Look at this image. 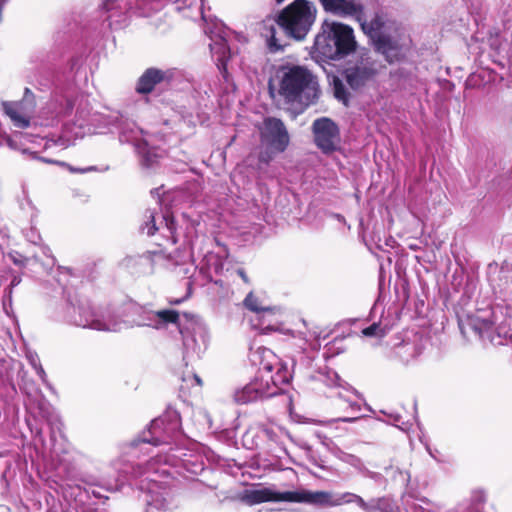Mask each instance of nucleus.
Returning <instances> with one entry per match:
<instances>
[{
    "instance_id": "nucleus-1",
    "label": "nucleus",
    "mask_w": 512,
    "mask_h": 512,
    "mask_svg": "<svg viewBox=\"0 0 512 512\" xmlns=\"http://www.w3.org/2000/svg\"><path fill=\"white\" fill-rule=\"evenodd\" d=\"M69 323L97 331L118 332L124 328L150 327L164 329L178 323L179 313L172 309L153 311L149 306L129 303L119 318L110 311H96L88 303L69 305L66 310Z\"/></svg>"
},
{
    "instance_id": "nucleus-2",
    "label": "nucleus",
    "mask_w": 512,
    "mask_h": 512,
    "mask_svg": "<svg viewBox=\"0 0 512 512\" xmlns=\"http://www.w3.org/2000/svg\"><path fill=\"white\" fill-rule=\"evenodd\" d=\"M179 456L175 454H167L165 456L156 455L152 457L143 467L142 465L132 466L123 463L121 460L113 462V468L118 471V476L114 484H109L107 489L118 490L127 479L128 473L131 477H144L139 486L140 490L145 492L144 501L150 507L164 509L166 507V498L164 497L165 482L159 478L168 477L171 473L166 465L177 466ZM183 466L187 467L189 460L180 459Z\"/></svg>"
},
{
    "instance_id": "nucleus-3",
    "label": "nucleus",
    "mask_w": 512,
    "mask_h": 512,
    "mask_svg": "<svg viewBox=\"0 0 512 512\" xmlns=\"http://www.w3.org/2000/svg\"><path fill=\"white\" fill-rule=\"evenodd\" d=\"M362 498L363 497L360 495L352 492L334 494L329 491H309L306 489L278 492L270 488L245 489L240 495L241 501L248 505L274 501L306 503L328 507H336L352 503L360 507Z\"/></svg>"
},
{
    "instance_id": "nucleus-4",
    "label": "nucleus",
    "mask_w": 512,
    "mask_h": 512,
    "mask_svg": "<svg viewBox=\"0 0 512 512\" xmlns=\"http://www.w3.org/2000/svg\"><path fill=\"white\" fill-rule=\"evenodd\" d=\"M279 79V94L287 102L309 106L319 96L316 77L304 67H282L279 71Z\"/></svg>"
},
{
    "instance_id": "nucleus-5",
    "label": "nucleus",
    "mask_w": 512,
    "mask_h": 512,
    "mask_svg": "<svg viewBox=\"0 0 512 512\" xmlns=\"http://www.w3.org/2000/svg\"><path fill=\"white\" fill-rule=\"evenodd\" d=\"M144 217L145 221L141 225V231L148 236L154 235L157 230L165 229L168 231L169 238L173 244H176L180 237H183L184 242L189 246H193L194 241L198 238L201 225V217L199 215L192 216L183 213L179 227L174 217L168 213L161 216L159 225L156 223L154 211L147 210Z\"/></svg>"
},
{
    "instance_id": "nucleus-6",
    "label": "nucleus",
    "mask_w": 512,
    "mask_h": 512,
    "mask_svg": "<svg viewBox=\"0 0 512 512\" xmlns=\"http://www.w3.org/2000/svg\"><path fill=\"white\" fill-rule=\"evenodd\" d=\"M316 18V7L308 0H294L290 5L274 17L263 20L259 29L275 32L276 25L286 32H308Z\"/></svg>"
},
{
    "instance_id": "nucleus-7",
    "label": "nucleus",
    "mask_w": 512,
    "mask_h": 512,
    "mask_svg": "<svg viewBox=\"0 0 512 512\" xmlns=\"http://www.w3.org/2000/svg\"><path fill=\"white\" fill-rule=\"evenodd\" d=\"M181 419L176 410H167L160 417L151 421L148 429L143 431L138 439L130 442V453L135 455L136 450L146 449V446L166 445L176 440L181 431Z\"/></svg>"
},
{
    "instance_id": "nucleus-8",
    "label": "nucleus",
    "mask_w": 512,
    "mask_h": 512,
    "mask_svg": "<svg viewBox=\"0 0 512 512\" xmlns=\"http://www.w3.org/2000/svg\"><path fill=\"white\" fill-rule=\"evenodd\" d=\"M109 123H112L118 130L121 143L132 144L135 151L141 157L142 165L151 167L156 162L158 154L156 150L149 146L145 133L136 123L128 118L121 116H109Z\"/></svg>"
},
{
    "instance_id": "nucleus-9",
    "label": "nucleus",
    "mask_w": 512,
    "mask_h": 512,
    "mask_svg": "<svg viewBox=\"0 0 512 512\" xmlns=\"http://www.w3.org/2000/svg\"><path fill=\"white\" fill-rule=\"evenodd\" d=\"M290 373L287 371L282 375L279 371L276 376L267 378L255 377L252 381L241 388H237L233 393L234 402L239 405L248 404L263 398L272 397L278 394L280 385L288 383Z\"/></svg>"
},
{
    "instance_id": "nucleus-10",
    "label": "nucleus",
    "mask_w": 512,
    "mask_h": 512,
    "mask_svg": "<svg viewBox=\"0 0 512 512\" xmlns=\"http://www.w3.org/2000/svg\"><path fill=\"white\" fill-rule=\"evenodd\" d=\"M354 34H316L314 50L328 60H339L355 49Z\"/></svg>"
},
{
    "instance_id": "nucleus-11",
    "label": "nucleus",
    "mask_w": 512,
    "mask_h": 512,
    "mask_svg": "<svg viewBox=\"0 0 512 512\" xmlns=\"http://www.w3.org/2000/svg\"><path fill=\"white\" fill-rule=\"evenodd\" d=\"M176 325L182 335L185 358H200L209 342L206 326L196 319L188 320L186 325L178 321Z\"/></svg>"
},
{
    "instance_id": "nucleus-12",
    "label": "nucleus",
    "mask_w": 512,
    "mask_h": 512,
    "mask_svg": "<svg viewBox=\"0 0 512 512\" xmlns=\"http://www.w3.org/2000/svg\"><path fill=\"white\" fill-rule=\"evenodd\" d=\"M3 111L9 117L16 128L25 129L31 124L36 110V97L29 88H25L19 101L3 102Z\"/></svg>"
},
{
    "instance_id": "nucleus-13",
    "label": "nucleus",
    "mask_w": 512,
    "mask_h": 512,
    "mask_svg": "<svg viewBox=\"0 0 512 512\" xmlns=\"http://www.w3.org/2000/svg\"><path fill=\"white\" fill-rule=\"evenodd\" d=\"M492 312L484 310L467 317L465 322H460L463 333L470 330L475 333L481 340L489 341L494 345L502 344L501 334L497 331L495 322L491 319Z\"/></svg>"
},
{
    "instance_id": "nucleus-14",
    "label": "nucleus",
    "mask_w": 512,
    "mask_h": 512,
    "mask_svg": "<svg viewBox=\"0 0 512 512\" xmlns=\"http://www.w3.org/2000/svg\"><path fill=\"white\" fill-rule=\"evenodd\" d=\"M312 132L316 146L324 153L336 151L341 142L337 124L327 117L316 119L312 124Z\"/></svg>"
},
{
    "instance_id": "nucleus-15",
    "label": "nucleus",
    "mask_w": 512,
    "mask_h": 512,
    "mask_svg": "<svg viewBox=\"0 0 512 512\" xmlns=\"http://www.w3.org/2000/svg\"><path fill=\"white\" fill-rule=\"evenodd\" d=\"M260 141L275 152H284L290 142V137L284 123L277 118L267 117L260 127Z\"/></svg>"
},
{
    "instance_id": "nucleus-16",
    "label": "nucleus",
    "mask_w": 512,
    "mask_h": 512,
    "mask_svg": "<svg viewBox=\"0 0 512 512\" xmlns=\"http://www.w3.org/2000/svg\"><path fill=\"white\" fill-rule=\"evenodd\" d=\"M251 361L259 366V374L256 377H262V375H264L265 378L276 376L279 371H281L282 375L285 371L289 373L276 354L266 347H258L253 351L251 353Z\"/></svg>"
},
{
    "instance_id": "nucleus-17",
    "label": "nucleus",
    "mask_w": 512,
    "mask_h": 512,
    "mask_svg": "<svg viewBox=\"0 0 512 512\" xmlns=\"http://www.w3.org/2000/svg\"><path fill=\"white\" fill-rule=\"evenodd\" d=\"M337 397V406L346 415L343 417L327 420L324 422V425L333 427L338 422L354 423L358 421L361 418V416L355 415L361 411V403L355 399L359 397L358 392L356 391V395H354L350 392L342 390L338 392Z\"/></svg>"
},
{
    "instance_id": "nucleus-18",
    "label": "nucleus",
    "mask_w": 512,
    "mask_h": 512,
    "mask_svg": "<svg viewBox=\"0 0 512 512\" xmlns=\"http://www.w3.org/2000/svg\"><path fill=\"white\" fill-rule=\"evenodd\" d=\"M377 52L389 63L400 60L405 55V48L392 34H368Z\"/></svg>"
},
{
    "instance_id": "nucleus-19",
    "label": "nucleus",
    "mask_w": 512,
    "mask_h": 512,
    "mask_svg": "<svg viewBox=\"0 0 512 512\" xmlns=\"http://www.w3.org/2000/svg\"><path fill=\"white\" fill-rule=\"evenodd\" d=\"M170 78L171 73L169 71L153 67L148 68L138 79L136 91L140 94H148L157 84L168 81Z\"/></svg>"
},
{
    "instance_id": "nucleus-20",
    "label": "nucleus",
    "mask_w": 512,
    "mask_h": 512,
    "mask_svg": "<svg viewBox=\"0 0 512 512\" xmlns=\"http://www.w3.org/2000/svg\"><path fill=\"white\" fill-rule=\"evenodd\" d=\"M377 69L372 64H361L346 70V81L353 89H358L372 80Z\"/></svg>"
},
{
    "instance_id": "nucleus-21",
    "label": "nucleus",
    "mask_w": 512,
    "mask_h": 512,
    "mask_svg": "<svg viewBox=\"0 0 512 512\" xmlns=\"http://www.w3.org/2000/svg\"><path fill=\"white\" fill-rule=\"evenodd\" d=\"M363 512H400L399 506L390 496L374 497L368 500L362 498L359 507Z\"/></svg>"
},
{
    "instance_id": "nucleus-22",
    "label": "nucleus",
    "mask_w": 512,
    "mask_h": 512,
    "mask_svg": "<svg viewBox=\"0 0 512 512\" xmlns=\"http://www.w3.org/2000/svg\"><path fill=\"white\" fill-rule=\"evenodd\" d=\"M326 12L338 16H352L359 12L360 5L354 0H320Z\"/></svg>"
},
{
    "instance_id": "nucleus-23",
    "label": "nucleus",
    "mask_w": 512,
    "mask_h": 512,
    "mask_svg": "<svg viewBox=\"0 0 512 512\" xmlns=\"http://www.w3.org/2000/svg\"><path fill=\"white\" fill-rule=\"evenodd\" d=\"M244 305L249 310L256 312L260 315L259 317V328L262 331L274 330L275 327L270 323L266 324V318L272 316V310L270 308H264L259 305L258 298L254 296L252 292H250L246 298L244 299Z\"/></svg>"
},
{
    "instance_id": "nucleus-24",
    "label": "nucleus",
    "mask_w": 512,
    "mask_h": 512,
    "mask_svg": "<svg viewBox=\"0 0 512 512\" xmlns=\"http://www.w3.org/2000/svg\"><path fill=\"white\" fill-rule=\"evenodd\" d=\"M261 435L271 444L278 446L283 452H286L285 440L290 438L289 432L280 426H262Z\"/></svg>"
},
{
    "instance_id": "nucleus-25",
    "label": "nucleus",
    "mask_w": 512,
    "mask_h": 512,
    "mask_svg": "<svg viewBox=\"0 0 512 512\" xmlns=\"http://www.w3.org/2000/svg\"><path fill=\"white\" fill-rule=\"evenodd\" d=\"M210 39L211 43L209 47L213 57L218 62V65H224L230 57V49L227 45V40L222 34H213Z\"/></svg>"
},
{
    "instance_id": "nucleus-26",
    "label": "nucleus",
    "mask_w": 512,
    "mask_h": 512,
    "mask_svg": "<svg viewBox=\"0 0 512 512\" xmlns=\"http://www.w3.org/2000/svg\"><path fill=\"white\" fill-rule=\"evenodd\" d=\"M204 0H173L175 10L183 12L184 17L193 18L197 15H202Z\"/></svg>"
},
{
    "instance_id": "nucleus-27",
    "label": "nucleus",
    "mask_w": 512,
    "mask_h": 512,
    "mask_svg": "<svg viewBox=\"0 0 512 512\" xmlns=\"http://www.w3.org/2000/svg\"><path fill=\"white\" fill-rule=\"evenodd\" d=\"M320 381H322L324 384H326L329 387H335L340 389V391H347L354 395H356V390L350 386L348 383L343 381L339 375L332 370L326 369L323 372H320Z\"/></svg>"
},
{
    "instance_id": "nucleus-28",
    "label": "nucleus",
    "mask_w": 512,
    "mask_h": 512,
    "mask_svg": "<svg viewBox=\"0 0 512 512\" xmlns=\"http://www.w3.org/2000/svg\"><path fill=\"white\" fill-rule=\"evenodd\" d=\"M337 459L354 467L358 471L364 469V463L358 456L347 453L344 450H341L337 456Z\"/></svg>"
},
{
    "instance_id": "nucleus-29",
    "label": "nucleus",
    "mask_w": 512,
    "mask_h": 512,
    "mask_svg": "<svg viewBox=\"0 0 512 512\" xmlns=\"http://www.w3.org/2000/svg\"><path fill=\"white\" fill-rule=\"evenodd\" d=\"M386 334L387 329L382 327L379 323H373L362 330V335L365 337L383 338Z\"/></svg>"
},
{
    "instance_id": "nucleus-30",
    "label": "nucleus",
    "mask_w": 512,
    "mask_h": 512,
    "mask_svg": "<svg viewBox=\"0 0 512 512\" xmlns=\"http://www.w3.org/2000/svg\"><path fill=\"white\" fill-rule=\"evenodd\" d=\"M268 50L271 53H277L283 51L285 46L288 44L287 41H282V39L276 37V34H270V37L266 40Z\"/></svg>"
},
{
    "instance_id": "nucleus-31",
    "label": "nucleus",
    "mask_w": 512,
    "mask_h": 512,
    "mask_svg": "<svg viewBox=\"0 0 512 512\" xmlns=\"http://www.w3.org/2000/svg\"><path fill=\"white\" fill-rule=\"evenodd\" d=\"M317 437L319 438L322 446L337 458L342 449L328 436L318 434Z\"/></svg>"
},
{
    "instance_id": "nucleus-32",
    "label": "nucleus",
    "mask_w": 512,
    "mask_h": 512,
    "mask_svg": "<svg viewBox=\"0 0 512 512\" xmlns=\"http://www.w3.org/2000/svg\"><path fill=\"white\" fill-rule=\"evenodd\" d=\"M42 255L45 257V260L38 261L37 263H40L43 267V270L50 271L53 266L55 265V258L52 255V252L48 246H41L40 247Z\"/></svg>"
},
{
    "instance_id": "nucleus-33",
    "label": "nucleus",
    "mask_w": 512,
    "mask_h": 512,
    "mask_svg": "<svg viewBox=\"0 0 512 512\" xmlns=\"http://www.w3.org/2000/svg\"><path fill=\"white\" fill-rule=\"evenodd\" d=\"M278 153L279 152L273 151L269 146H266V148L260 151L258 155V169L261 170L263 165H269V163L274 159L275 155Z\"/></svg>"
},
{
    "instance_id": "nucleus-34",
    "label": "nucleus",
    "mask_w": 512,
    "mask_h": 512,
    "mask_svg": "<svg viewBox=\"0 0 512 512\" xmlns=\"http://www.w3.org/2000/svg\"><path fill=\"white\" fill-rule=\"evenodd\" d=\"M334 96L344 105H348V92L340 80L334 81Z\"/></svg>"
},
{
    "instance_id": "nucleus-35",
    "label": "nucleus",
    "mask_w": 512,
    "mask_h": 512,
    "mask_svg": "<svg viewBox=\"0 0 512 512\" xmlns=\"http://www.w3.org/2000/svg\"><path fill=\"white\" fill-rule=\"evenodd\" d=\"M48 423L51 426V440L54 442L56 440V431L59 432V435L62 436V422L58 415H52L48 419Z\"/></svg>"
},
{
    "instance_id": "nucleus-36",
    "label": "nucleus",
    "mask_w": 512,
    "mask_h": 512,
    "mask_svg": "<svg viewBox=\"0 0 512 512\" xmlns=\"http://www.w3.org/2000/svg\"><path fill=\"white\" fill-rule=\"evenodd\" d=\"M422 351H423L422 346H414V345H411L410 343H404L400 347L399 354L401 356H403V354L411 353V357L415 358V357L419 356L422 353Z\"/></svg>"
},
{
    "instance_id": "nucleus-37",
    "label": "nucleus",
    "mask_w": 512,
    "mask_h": 512,
    "mask_svg": "<svg viewBox=\"0 0 512 512\" xmlns=\"http://www.w3.org/2000/svg\"><path fill=\"white\" fill-rule=\"evenodd\" d=\"M323 31L322 32H353V29L348 26H342L340 24L332 23L331 25L328 24L327 21L323 23L322 26Z\"/></svg>"
},
{
    "instance_id": "nucleus-38",
    "label": "nucleus",
    "mask_w": 512,
    "mask_h": 512,
    "mask_svg": "<svg viewBox=\"0 0 512 512\" xmlns=\"http://www.w3.org/2000/svg\"><path fill=\"white\" fill-rule=\"evenodd\" d=\"M22 138H28L27 135L23 134V133H16L14 134L13 136H11L8 140H7V143L8 145L11 147V148H14V149H20V147H18L17 145V141L18 140H21ZM21 150L26 153L28 152V148H21Z\"/></svg>"
},
{
    "instance_id": "nucleus-39",
    "label": "nucleus",
    "mask_w": 512,
    "mask_h": 512,
    "mask_svg": "<svg viewBox=\"0 0 512 512\" xmlns=\"http://www.w3.org/2000/svg\"><path fill=\"white\" fill-rule=\"evenodd\" d=\"M385 27L384 18L381 15H375L374 19L371 21V32H377Z\"/></svg>"
},
{
    "instance_id": "nucleus-40",
    "label": "nucleus",
    "mask_w": 512,
    "mask_h": 512,
    "mask_svg": "<svg viewBox=\"0 0 512 512\" xmlns=\"http://www.w3.org/2000/svg\"><path fill=\"white\" fill-rule=\"evenodd\" d=\"M38 261V255H34L32 258H23L21 255H19V257H13V262L17 265H28L31 262L37 263Z\"/></svg>"
},
{
    "instance_id": "nucleus-41",
    "label": "nucleus",
    "mask_w": 512,
    "mask_h": 512,
    "mask_svg": "<svg viewBox=\"0 0 512 512\" xmlns=\"http://www.w3.org/2000/svg\"><path fill=\"white\" fill-rule=\"evenodd\" d=\"M365 477L374 480L375 482H380L383 479V476L380 473L373 472L369 470L365 465L363 470H359Z\"/></svg>"
},
{
    "instance_id": "nucleus-42",
    "label": "nucleus",
    "mask_w": 512,
    "mask_h": 512,
    "mask_svg": "<svg viewBox=\"0 0 512 512\" xmlns=\"http://www.w3.org/2000/svg\"><path fill=\"white\" fill-rule=\"evenodd\" d=\"M225 23H223L221 20H216L213 23V26L209 28L208 32H223L226 29Z\"/></svg>"
},
{
    "instance_id": "nucleus-43",
    "label": "nucleus",
    "mask_w": 512,
    "mask_h": 512,
    "mask_svg": "<svg viewBox=\"0 0 512 512\" xmlns=\"http://www.w3.org/2000/svg\"><path fill=\"white\" fill-rule=\"evenodd\" d=\"M62 165H65L69 168V170L73 173H86V172H90V171H94L96 170V167L94 166H90V167H87V168H74L70 165H67L65 163H62Z\"/></svg>"
},
{
    "instance_id": "nucleus-44",
    "label": "nucleus",
    "mask_w": 512,
    "mask_h": 512,
    "mask_svg": "<svg viewBox=\"0 0 512 512\" xmlns=\"http://www.w3.org/2000/svg\"><path fill=\"white\" fill-rule=\"evenodd\" d=\"M35 371H36L37 375L40 377V379L42 380V382L48 385L47 375H46V372L44 371L42 365L36 366Z\"/></svg>"
},
{
    "instance_id": "nucleus-45",
    "label": "nucleus",
    "mask_w": 512,
    "mask_h": 512,
    "mask_svg": "<svg viewBox=\"0 0 512 512\" xmlns=\"http://www.w3.org/2000/svg\"><path fill=\"white\" fill-rule=\"evenodd\" d=\"M393 75L398 77V78H407L408 77V75L404 71V68H399V69L395 70L393 72Z\"/></svg>"
},
{
    "instance_id": "nucleus-46",
    "label": "nucleus",
    "mask_w": 512,
    "mask_h": 512,
    "mask_svg": "<svg viewBox=\"0 0 512 512\" xmlns=\"http://www.w3.org/2000/svg\"><path fill=\"white\" fill-rule=\"evenodd\" d=\"M29 361L31 365L34 367V369L36 368V366L41 365L37 355L29 356Z\"/></svg>"
},
{
    "instance_id": "nucleus-47",
    "label": "nucleus",
    "mask_w": 512,
    "mask_h": 512,
    "mask_svg": "<svg viewBox=\"0 0 512 512\" xmlns=\"http://www.w3.org/2000/svg\"><path fill=\"white\" fill-rule=\"evenodd\" d=\"M167 260L169 262L168 267H170V266H178V265L181 264L180 260H175L171 255L168 256Z\"/></svg>"
},
{
    "instance_id": "nucleus-48",
    "label": "nucleus",
    "mask_w": 512,
    "mask_h": 512,
    "mask_svg": "<svg viewBox=\"0 0 512 512\" xmlns=\"http://www.w3.org/2000/svg\"><path fill=\"white\" fill-rule=\"evenodd\" d=\"M237 274L241 277V279L245 282V283H248L249 282V279L245 273V271L243 269H238L237 270Z\"/></svg>"
},
{
    "instance_id": "nucleus-49",
    "label": "nucleus",
    "mask_w": 512,
    "mask_h": 512,
    "mask_svg": "<svg viewBox=\"0 0 512 512\" xmlns=\"http://www.w3.org/2000/svg\"><path fill=\"white\" fill-rule=\"evenodd\" d=\"M285 35L286 36H291L292 38H294L297 41H302V40H304L306 34L295 33V34H285Z\"/></svg>"
},
{
    "instance_id": "nucleus-50",
    "label": "nucleus",
    "mask_w": 512,
    "mask_h": 512,
    "mask_svg": "<svg viewBox=\"0 0 512 512\" xmlns=\"http://www.w3.org/2000/svg\"><path fill=\"white\" fill-rule=\"evenodd\" d=\"M28 238L35 244H37V240H40V236L34 231H31V236H28Z\"/></svg>"
},
{
    "instance_id": "nucleus-51",
    "label": "nucleus",
    "mask_w": 512,
    "mask_h": 512,
    "mask_svg": "<svg viewBox=\"0 0 512 512\" xmlns=\"http://www.w3.org/2000/svg\"><path fill=\"white\" fill-rule=\"evenodd\" d=\"M58 142H60V145H62V146L70 145V139H65V138H62V137H60L58 139Z\"/></svg>"
},
{
    "instance_id": "nucleus-52",
    "label": "nucleus",
    "mask_w": 512,
    "mask_h": 512,
    "mask_svg": "<svg viewBox=\"0 0 512 512\" xmlns=\"http://www.w3.org/2000/svg\"><path fill=\"white\" fill-rule=\"evenodd\" d=\"M389 417H391L395 423L399 422L401 419L399 414H389Z\"/></svg>"
},
{
    "instance_id": "nucleus-53",
    "label": "nucleus",
    "mask_w": 512,
    "mask_h": 512,
    "mask_svg": "<svg viewBox=\"0 0 512 512\" xmlns=\"http://www.w3.org/2000/svg\"><path fill=\"white\" fill-rule=\"evenodd\" d=\"M202 470V466L201 464L199 465H194V467L192 469H190V471L194 474H196L198 471Z\"/></svg>"
},
{
    "instance_id": "nucleus-54",
    "label": "nucleus",
    "mask_w": 512,
    "mask_h": 512,
    "mask_svg": "<svg viewBox=\"0 0 512 512\" xmlns=\"http://www.w3.org/2000/svg\"><path fill=\"white\" fill-rule=\"evenodd\" d=\"M142 4H143L144 6H150V5H153V0H145V1H143V2H142Z\"/></svg>"
},
{
    "instance_id": "nucleus-55",
    "label": "nucleus",
    "mask_w": 512,
    "mask_h": 512,
    "mask_svg": "<svg viewBox=\"0 0 512 512\" xmlns=\"http://www.w3.org/2000/svg\"><path fill=\"white\" fill-rule=\"evenodd\" d=\"M484 500V494L482 492H480L477 496V501H483Z\"/></svg>"
},
{
    "instance_id": "nucleus-56",
    "label": "nucleus",
    "mask_w": 512,
    "mask_h": 512,
    "mask_svg": "<svg viewBox=\"0 0 512 512\" xmlns=\"http://www.w3.org/2000/svg\"><path fill=\"white\" fill-rule=\"evenodd\" d=\"M194 379L196 380V382H197V384H198V385H201V384H202L201 379H200L197 375H194Z\"/></svg>"
},
{
    "instance_id": "nucleus-57",
    "label": "nucleus",
    "mask_w": 512,
    "mask_h": 512,
    "mask_svg": "<svg viewBox=\"0 0 512 512\" xmlns=\"http://www.w3.org/2000/svg\"><path fill=\"white\" fill-rule=\"evenodd\" d=\"M72 108H73L72 104L70 102H68V107H67L65 113H68L69 111H71Z\"/></svg>"
},
{
    "instance_id": "nucleus-58",
    "label": "nucleus",
    "mask_w": 512,
    "mask_h": 512,
    "mask_svg": "<svg viewBox=\"0 0 512 512\" xmlns=\"http://www.w3.org/2000/svg\"><path fill=\"white\" fill-rule=\"evenodd\" d=\"M182 302V299H176L174 301H170L171 304H180Z\"/></svg>"
},
{
    "instance_id": "nucleus-59",
    "label": "nucleus",
    "mask_w": 512,
    "mask_h": 512,
    "mask_svg": "<svg viewBox=\"0 0 512 512\" xmlns=\"http://www.w3.org/2000/svg\"><path fill=\"white\" fill-rule=\"evenodd\" d=\"M18 283H19V281H18L16 278H15V279H13V281L11 282V284H12V285H16V284H18Z\"/></svg>"
},
{
    "instance_id": "nucleus-60",
    "label": "nucleus",
    "mask_w": 512,
    "mask_h": 512,
    "mask_svg": "<svg viewBox=\"0 0 512 512\" xmlns=\"http://www.w3.org/2000/svg\"><path fill=\"white\" fill-rule=\"evenodd\" d=\"M160 7H161V3H159V2H158V3H156V5H155V7H154V8H155V9H159Z\"/></svg>"
},
{
    "instance_id": "nucleus-61",
    "label": "nucleus",
    "mask_w": 512,
    "mask_h": 512,
    "mask_svg": "<svg viewBox=\"0 0 512 512\" xmlns=\"http://www.w3.org/2000/svg\"><path fill=\"white\" fill-rule=\"evenodd\" d=\"M48 147H50V144H49V141H46L45 145H44V148H48Z\"/></svg>"
},
{
    "instance_id": "nucleus-62",
    "label": "nucleus",
    "mask_w": 512,
    "mask_h": 512,
    "mask_svg": "<svg viewBox=\"0 0 512 512\" xmlns=\"http://www.w3.org/2000/svg\"><path fill=\"white\" fill-rule=\"evenodd\" d=\"M52 450H53L55 453H57V449H56V445H55V444H53V446H52Z\"/></svg>"
},
{
    "instance_id": "nucleus-63",
    "label": "nucleus",
    "mask_w": 512,
    "mask_h": 512,
    "mask_svg": "<svg viewBox=\"0 0 512 512\" xmlns=\"http://www.w3.org/2000/svg\"><path fill=\"white\" fill-rule=\"evenodd\" d=\"M37 139V137H34L33 140H31V142H35Z\"/></svg>"
},
{
    "instance_id": "nucleus-64",
    "label": "nucleus",
    "mask_w": 512,
    "mask_h": 512,
    "mask_svg": "<svg viewBox=\"0 0 512 512\" xmlns=\"http://www.w3.org/2000/svg\"><path fill=\"white\" fill-rule=\"evenodd\" d=\"M277 3H282L284 0H276Z\"/></svg>"
}]
</instances>
